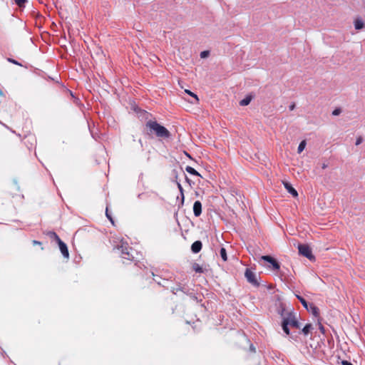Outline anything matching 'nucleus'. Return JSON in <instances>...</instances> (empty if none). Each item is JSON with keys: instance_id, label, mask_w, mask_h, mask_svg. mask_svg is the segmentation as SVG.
Here are the masks:
<instances>
[{"instance_id": "obj_26", "label": "nucleus", "mask_w": 365, "mask_h": 365, "mask_svg": "<svg viewBox=\"0 0 365 365\" xmlns=\"http://www.w3.org/2000/svg\"><path fill=\"white\" fill-rule=\"evenodd\" d=\"M106 215L108 217V219H109V220L113 224L114 222H113V218L111 217V215L109 214V212H108V207L106 208Z\"/></svg>"}, {"instance_id": "obj_22", "label": "nucleus", "mask_w": 365, "mask_h": 365, "mask_svg": "<svg viewBox=\"0 0 365 365\" xmlns=\"http://www.w3.org/2000/svg\"><path fill=\"white\" fill-rule=\"evenodd\" d=\"M261 259L262 260H264V262H267L270 263L271 261L274 262V258L269 255H264V256H262Z\"/></svg>"}, {"instance_id": "obj_20", "label": "nucleus", "mask_w": 365, "mask_h": 365, "mask_svg": "<svg viewBox=\"0 0 365 365\" xmlns=\"http://www.w3.org/2000/svg\"><path fill=\"white\" fill-rule=\"evenodd\" d=\"M306 145H307V143H306L305 140L301 141L299 145V146H298L297 152L299 153H302L304 150V148L306 147Z\"/></svg>"}, {"instance_id": "obj_41", "label": "nucleus", "mask_w": 365, "mask_h": 365, "mask_svg": "<svg viewBox=\"0 0 365 365\" xmlns=\"http://www.w3.org/2000/svg\"><path fill=\"white\" fill-rule=\"evenodd\" d=\"M327 167V165H326L325 163H324V164L322 165V168H323V169H325Z\"/></svg>"}, {"instance_id": "obj_32", "label": "nucleus", "mask_w": 365, "mask_h": 365, "mask_svg": "<svg viewBox=\"0 0 365 365\" xmlns=\"http://www.w3.org/2000/svg\"><path fill=\"white\" fill-rule=\"evenodd\" d=\"M341 364L342 365H354L352 364L350 361H346V360H344L341 361Z\"/></svg>"}, {"instance_id": "obj_5", "label": "nucleus", "mask_w": 365, "mask_h": 365, "mask_svg": "<svg viewBox=\"0 0 365 365\" xmlns=\"http://www.w3.org/2000/svg\"><path fill=\"white\" fill-rule=\"evenodd\" d=\"M52 235H53L55 236V240L57 242V243L59 246L60 251H61V254L63 255V256L66 258H68L69 252H68V250L66 244L64 243L60 239V237H58V235L56 233H52Z\"/></svg>"}, {"instance_id": "obj_37", "label": "nucleus", "mask_w": 365, "mask_h": 365, "mask_svg": "<svg viewBox=\"0 0 365 365\" xmlns=\"http://www.w3.org/2000/svg\"><path fill=\"white\" fill-rule=\"evenodd\" d=\"M294 107H295V105H294V104H292V105H291V106H289V109H290L291 110H294Z\"/></svg>"}, {"instance_id": "obj_4", "label": "nucleus", "mask_w": 365, "mask_h": 365, "mask_svg": "<svg viewBox=\"0 0 365 365\" xmlns=\"http://www.w3.org/2000/svg\"><path fill=\"white\" fill-rule=\"evenodd\" d=\"M297 247L299 255L307 257L309 260H314L315 259L314 256L312 255V250L308 245L299 244Z\"/></svg>"}, {"instance_id": "obj_3", "label": "nucleus", "mask_w": 365, "mask_h": 365, "mask_svg": "<svg viewBox=\"0 0 365 365\" xmlns=\"http://www.w3.org/2000/svg\"><path fill=\"white\" fill-rule=\"evenodd\" d=\"M296 297L301 302L302 306L308 311L310 312L314 317H319V309L315 306L313 303L309 304L304 298L299 294H295Z\"/></svg>"}, {"instance_id": "obj_10", "label": "nucleus", "mask_w": 365, "mask_h": 365, "mask_svg": "<svg viewBox=\"0 0 365 365\" xmlns=\"http://www.w3.org/2000/svg\"><path fill=\"white\" fill-rule=\"evenodd\" d=\"M283 184L284 187L289 194H291L293 197L298 196L297 191L292 187V185L289 182H284Z\"/></svg>"}, {"instance_id": "obj_25", "label": "nucleus", "mask_w": 365, "mask_h": 365, "mask_svg": "<svg viewBox=\"0 0 365 365\" xmlns=\"http://www.w3.org/2000/svg\"><path fill=\"white\" fill-rule=\"evenodd\" d=\"M341 112V108H335L333 112H332V115H339Z\"/></svg>"}, {"instance_id": "obj_39", "label": "nucleus", "mask_w": 365, "mask_h": 365, "mask_svg": "<svg viewBox=\"0 0 365 365\" xmlns=\"http://www.w3.org/2000/svg\"><path fill=\"white\" fill-rule=\"evenodd\" d=\"M185 180L188 183H190V180L185 175Z\"/></svg>"}, {"instance_id": "obj_34", "label": "nucleus", "mask_w": 365, "mask_h": 365, "mask_svg": "<svg viewBox=\"0 0 365 365\" xmlns=\"http://www.w3.org/2000/svg\"><path fill=\"white\" fill-rule=\"evenodd\" d=\"M190 296H191V297H192L194 300H196L197 302H198V299H197V297L195 295H194V294H190Z\"/></svg>"}, {"instance_id": "obj_17", "label": "nucleus", "mask_w": 365, "mask_h": 365, "mask_svg": "<svg viewBox=\"0 0 365 365\" xmlns=\"http://www.w3.org/2000/svg\"><path fill=\"white\" fill-rule=\"evenodd\" d=\"M192 269L197 273H203L204 272L202 267L197 263L192 264Z\"/></svg>"}, {"instance_id": "obj_1", "label": "nucleus", "mask_w": 365, "mask_h": 365, "mask_svg": "<svg viewBox=\"0 0 365 365\" xmlns=\"http://www.w3.org/2000/svg\"><path fill=\"white\" fill-rule=\"evenodd\" d=\"M145 128L148 135L155 134L156 137L164 139L169 138L171 136L170 131L156 120H148L145 123Z\"/></svg>"}, {"instance_id": "obj_14", "label": "nucleus", "mask_w": 365, "mask_h": 365, "mask_svg": "<svg viewBox=\"0 0 365 365\" xmlns=\"http://www.w3.org/2000/svg\"><path fill=\"white\" fill-rule=\"evenodd\" d=\"M185 170H186L188 173H190V174H191V175H196V176H200V177H201V175H200V173H198L195 169H194L193 168H192V167H190V166H187V167L185 168Z\"/></svg>"}, {"instance_id": "obj_30", "label": "nucleus", "mask_w": 365, "mask_h": 365, "mask_svg": "<svg viewBox=\"0 0 365 365\" xmlns=\"http://www.w3.org/2000/svg\"><path fill=\"white\" fill-rule=\"evenodd\" d=\"M363 141V138L361 136H359V138H357L356 140V145H360Z\"/></svg>"}, {"instance_id": "obj_33", "label": "nucleus", "mask_w": 365, "mask_h": 365, "mask_svg": "<svg viewBox=\"0 0 365 365\" xmlns=\"http://www.w3.org/2000/svg\"><path fill=\"white\" fill-rule=\"evenodd\" d=\"M52 233H56L55 232H53V231H50L48 232V235L51 237V238H53L55 240V236L53 235H52Z\"/></svg>"}, {"instance_id": "obj_43", "label": "nucleus", "mask_w": 365, "mask_h": 365, "mask_svg": "<svg viewBox=\"0 0 365 365\" xmlns=\"http://www.w3.org/2000/svg\"><path fill=\"white\" fill-rule=\"evenodd\" d=\"M0 96H4V93L1 90H0Z\"/></svg>"}, {"instance_id": "obj_18", "label": "nucleus", "mask_w": 365, "mask_h": 365, "mask_svg": "<svg viewBox=\"0 0 365 365\" xmlns=\"http://www.w3.org/2000/svg\"><path fill=\"white\" fill-rule=\"evenodd\" d=\"M28 0H14L15 4L19 6V9L25 8V4Z\"/></svg>"}, {"instance_id": "obj_35", "label": "nucleus", "mask_w": 365, "mask_h": 365, "mask_svg": "<svg viewBox=\"0 0 365 365\" xmlns=\"http://www.w3.org/2000/svg\"><path fill=\"white\" fill-rule=\"evenodd\" d=\"M153 279H154V280H155V281L158 284H160V285H162V286L165 287V284H162V283H161V282L158 281V280H157V279H155V278H154Z\"/></svg>"}, {"instance_id": "obj_6", "label": "nucleus", "mask_w": 365, "mask_h": 365, "mask_svg": "<svg viewBox=\"0 0 365 365\" xmlns=\"http://www.w3.org/2000/svg\"><path fill=\"white\" fill-rule=\"evenodd\" d=\"M284 319L288 321L289 326L296 329H300L301 324L297 319L295 314L293 312H289L287 316L284 317Z\"/></svg>"}, {"instance_id": "obj_7", "label": "nucleus", "mask_w": 365, "mask_h": 365, "mask_svg": "<svg viewBox=\"0 0 365 365\" xmlns=\"http://www.w3.org/2000/svg\"><path fill=\"white\" fill-rule=\"evenodd\" d=\"M245 276L249 283H250L251 284L256 287L259 286V283L257 279V275L250 269H246Z\"/></svg>"}, {"instance_id": "obj_16", "label": "nucleus", "mask_w": 365, "mask_h": 365, "mask_svg": "<svg viewBox=\"0 0 365 365\" xmlns=\"http://www.w3.org/2000/svg\"><path fill=\"white\" fill-rule=\"evenodd\" d=\"M354 27L356 30H360L364 27V22L361 19H356L354 21Z\"/></svg>"}, {"instance_id": "obj_38", "label": "nucleus", "mask_w": 365, "mask_h": 365, "mask_svg": "<svg viewBox=\"0 0 365 365\" xmlns=\"http://www.w3.org/2000/svg\"><path fill=\"white\" fill-rule=\"evenodd\" d=\"M33 243H34V245H37V244L38 245V244H41V242H40L36 241V240H34V241H33Z\"/></svg>"}, {"instance_id": "obj_11", "label": "nucleus", "mask_w": 365, "mask_h": 365, "mask_svg": "<svg viewBox=\"0 0 365 365\" xmlns=\"http://www.w3.org/2000/svg\"><path fill=\"white\" fill-rule=\"evenodd\" d=\"M289 322L287 320H285L284 318H283V321H282V329L284 331V332L287 334V335H289L290 334V330L289 329Z\"/></svg>"}, {"instance_id": "obj_31", "label": "nucleus", "mask_w": 365, "mask_h": 365, "mask_svg": "<svg viewBox=\"0 0 365 365\" xmlns=\"http://www.w3.org/2000/svg\"><path fill=\"white\" fill-rule=\"evenodd\" d=\"M146 196H147V195L145 193H140L138 195V197L139 199H144L145 197H146Z\"/></svg>"}, {"instance_id": "obj_28", "label": "nucleus", "mask_w": 365, "mask_h": 365, "mask_svg": "<svg viewBox=\"0 0 365 365\" xmlns=\"http://www.w3.org/2000/svg\"><path fill=\"white\" fill-rule=\"evenodd\" d=\"M319 329L322 334H325V328L321 323L319 324Z\"/></svg>"}, {"instance_id": "obj_27", "label": "nucleus", "mask_w": 365, "mask_h": 365, "mask_svg": "<svg viewBox=\"0 0 365 365\" xmlns=\"http://www.w3.org/2000/svg\"><path fill=\"white\" fill-rule=\"evenodd\" d=\"M8 61H9L10 63H14L15 65H18V66H22L20 63H19L17 61H16V60H14L13 58H8Z\"/></svg>"}, {"instance_id": "obj_36", "label": "nucleus", "mask_w": 365, "mask_h": 365, "mask_svg": "<svg viewBox=\"0 0 365 365\" xmlns=\"http://www.w3.org/2000/svg\"><path fill=\"white\" fill-rule=\"evenodd\" d=\"M284 312V308L282 307L281 309V310L279 312V313L280 314V315L283 316Z\"/></svg>"}, {"instance_id": "obj_23", "label": "nucleus", "mask_w": 365, "mask_h": 365, "mask_svg": "<svg viewBox=\"0 0 365 365\" xmlns=\"http://www.w3.org/2000/svg\"><path fill=\"white\" fill-rule=\"evenodd\" d=\"M185 92L186 93H187L188 95L191 96L192 97H193L195 100V103L199 101V98H198L196 94H195L194 93H192V91H190L189 90H185Z\"/></svg>"}, {"instance_id": "obj_15", "label": "nucleus", "mask_w": 365, "mask_h": 365, "mask_svg": "<svg viewBox=\"0 0 365 365\" xmlns=\"http://www.w3.org/2000/svg\"><path fill=\"white\" fill-rule=\"evenodd\" d=\"M220 255L224 262H226L227 260V251L225 248L222 247L220 249Z\"/></svg>"}, {"instance_id": "obj_8", "label": "nucleus", "mask_w": 365, "mask_h": 365, "mask_svg": "<svg viewBox=\"0 0 365 365\" xmlns=\"http://www.w3.org/2000/svg\"><path fill=\"white\" fill-rule=\"evenodd\" d=\"M193 213L195 217H199L202 213V203L199 200L194 202Z\"/></svg>"}, {"instance_id": "obj_12", "label": "nucleus", "mask_w": 365, "mask_h": 365, "mask_svg": "<svg viewBox=\"0 0 365 365\" xmlns=\"http://www.w3.org/2000/svg\"><path fill=\"white\" fill-rule=\"evenodd\" d=\"M313 329V326L311 324H307L302 329V333L304 336H307L310 331Z\"/></svg>"}, {"instance_id": "obj_13", "label": "nucleus", "mask_w": 365, "mask_h": 365, "mask_svg": "<svg viewBox=\"0 0 365 365\" xmlns=\"http://www.w3.org/2000/svg\"><path fill=\"white\" fill-rule=\"evenodd\" d=\"M252 101V97L250 96H246L245 98L240 101V105L242 106H247Z\"/></svg>"}, {"instance_id": "obj_29", "label": "nucleus", "mask_w": 365, "mask_h": 365, "mask_svg": "<svg viewBox=\"0 0 365 365\" xmlns=\"http://www.w3.org/2000/svg\"><path fill=\"white\" fill-rule=\"evenodd\" d=\"M208 55H209V51H204L201 52V53H200V57H201V58H205V57H207Z\"/></svg>"}, {"instance_id": "obj_19", "label": "nucleus", "mask_w": 365, "mask_h": 365, "mask_svg": "<svg viewBox=\"0 0 365 365\" xmlns=\"http://www.w3.org/2000/svg\"><path fill=\"white\" fill-rule=\"evenodd\" d=\"M269 264L272 265L274 270H279L280 268L279 263L275 259H274V262L271 261Z\"/></svg>"}, {"instance_id": "obj_2", "label": "nucleus", "mask_w": 365, "mask_h": 365, "mask_svg": "<svg viewBox=\"0 0 365 365\" xmlns=\"http://www.w3.org/2000/svg\"><path fill=\"white\" fill-rule=\"evenodd\" d=\"M117 249L120 250L121 257L131 262H135V265H138V261L137 258L134 256V255H138L137 252L134 250L132 247H129L128 243L122 242L120 246L117 247Z\"/></svg>"}, {"instance_id": "obj_40", "label": "nucleus", "mask_w": 365, "mask_h": 365, "mask_svg": "<svg viewBox=\"0 0 365 365\" xmlns=\"http://www.w3.org/2000/svg\"><path fill=\"white\" fill-rule=\"evenodd\" d=\"M250 349L253 351H255V348L253 346V345H251Z\"/></svg>"}, {"instance_id": "obj_21", "label": "nucleus", "mask_w": 365, "mask_h": 365, "mask_svg": "<svg viewBox=\"0 0 365 365\" xmlns=\"http://www.w3.org/2000/svg\"><path fill=\"white\" fill-rule=\"evenodd\" d=\"M177 185H178V187L180 192V196H181V200H182V204H183V202H184V199H185V196H184V193H183V188L181 185V184L180 182H177Z\"/></svg>"}, {"instance_id": "obj_42", "label": "nucleus", "mask_w": 365, "mask_h": 365, "mask_svg": "<svg viewBox=\"0 0 365 365\" xmlns=\"http://www.w3.org/2000/svg\"><path fill=\"white\" fill-rule=\"evenodd\" d=\"M0 124L3 125L4 127L9 128L7 125H6L4 123H3L1 121H0Z\"/></svg>"}, {"instance_id": "obj_24", "label": "nucleus", "mask_w": 365, "mask_h": 365, "mask_svg": "<svg viewBox=\"0 0 365 365\" xmlns=\"http://www.w3.org/2000/svg\"><path fill=\"white\" fill-rule=\"evenodd\" d=\"M178 291H181V292H184V293H186V292H185V289H184L183 287H180V286H179L178 288H173V289H171V292H172L174 294H176Z\"/></svg>"}, {"instance_id": "obj_9", "label": "nucleus", "mask_w": 365, "mask_h": 365, "mask_svg": "<svg viewBox=\"0 0 365 365\" xmlns=\"http://www.w3.org/2000/svg\"><path fill=\"white\" fill-rule=\"evenodd\" d=\"M202 242L200 240H197L192 244L191 251L193 253L197 254L200 252V250H202Z\"/></svg>"}]
</instances>
